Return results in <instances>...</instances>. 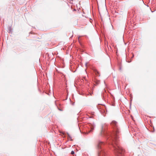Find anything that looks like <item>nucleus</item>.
Returning <instances> with one entry per match:
<instances>
[{
    "label": "nucleus",
    "instance_id": "nucleus-1",
    "mask_svg": "<svg viewBox=\"0 0 156 156\" xmlns=\"http://www.w3.org/2000/svg\"><path fill=\"white\" fill-rule=\"evenodd\" d=\"M110 124L113 129L112 132L109 135L105 133L104 131L105 125H102L101 134L102 136H106L107 137L109 136L107 138L108 142L112 146L116 155L117 156H123L125 151L118 144L119 137L120 132L119 125L118 122L115 120L112 121Z\"/></svg>",
    "mask_w": 156,
    "mask_h": 156
},
{
    "label": "nucleus",
    "instance_id": "nucleus-2",
    "mask_svg": "<svg viewBox=\"0 0 156 156\" xmlns=\"http://www.w3.org/2000/svg\"><path fill=\"white\" fill-rule=\"evenodd\" d=\"M104 145V142L100 141H98V156H106L105 152L102 148V146Z\"/></svg>",
    "mask_w": 156,
    "mask_h": 156
},
{
    "label": "nucleus",
    "instance_id": "nucleus-3",
    "mask_svg": "<svg viewBox=\"0 0 156 156\" xmlns=\"http://www.w3.org/2000/svg\"><path fill=\"white\" fill-rule=\"evenodd\" d=\"M95 82L96 83V85L99 84L100 83V81L96 79L95 80Z\"/></svg>",
    "mask_w": 156,
    "mask_h": 156
},
{
    "label": "nucleus",
    "instance_id": "nucleus-4",
    "mask_svg": "<svg viewBox=\"0 0 156 156\" xmlns=\"http://www.w3.org/2000/svg\"><path fill=\"white\" fill-rule=\"evenodd\" d=\"M94 72L95 74H96V75H97V76H100V75H99V73L97 70H94Z\"/></svg>",
    "mask_w": 156,
    "mask_h": 156
},
{
    "label": "nucleus",
    "instance_id": "nucleus-5",
    "mask_svg": "<svg viewBox=\"0 0 156 156\" xmlns=\"http://www.w3.org/2000/svg\"><path fill=\"white\" fill-rule=\"evenodd\" d=\"M68 137L71 139V140H72V137L70 136L69 134L68 133L67 134Z\"/></svg>",
    "mask_w": 156,
    "mask_h": 156
},
{
    "label": "nucleus",
    "instance_id": "nucleus-6",
    "mask_svg": "<svg viewBox=\"0 0 156 156\" xmlns=\"http://www.w3.org/2000/svg\"><path fill=\"white\" fill-rule=\"evenodd\" d=\"M68 137L71 139V140H72V137L70 136L69 134L68 133L67 134Z\"/></svg>",
    "mask_w": 156,
    "mask_h": 156
},
{
    "label": "nucleus",
    "instance_id": "nucleus-7",
    "mask_svg": "<svg viewBox=\"0 0 156 156\" xmlns=\"http://www.w3.org/2000/svg\"><path fill=\"white\" fill-rule=\"evenodd\" d=\"M8 29L9 30V32H11V27H9L8 28Z\"/></svg>",
    "mask_w": 156,
    "mask_h": 156
},
{
    "label": "nucleus",
    "instance_id": "nucleus-8",
    "mask_svg": "<svg viewBox=\"0 0 156 156\" xmlns=\"http://www.w3.org/2000/svg\"><path fill=\"white\" fill-rule=\"evenodd\" d=\"M94 129L93 128H92L91 129H90V131H89L88 132H87V134H88L91 131H92L93 129Z\"/></svg>",
    "mask_w": 156,
    "mask_h": 156
},
{
    "label": "nucleus",
    "instance_id": "nucleus-9",
    "mask_svg": "<svg viewBox=\"0 0 156 156\" xmlns=\"http://www.w3.org/2000/svg\"><path fill=\"white\" fill-rule=\"evenodd\" d=\"M74 154V152L73 151H72L71 152V154Z\"/></svg>",
    "mask_w": 156,
    "mask_h": 156
},
{
    "label": "nucleus",
    "instance_id": "nucleus-10",
    "mask_svg": "<svg viewBox=\"0 0 156 156\" xmlns=\"http://www.w3.org/2000/svg\"><path fill=\"white\" fill-rule=\"evenodd\" d=\"M83 79H85V80H86V77H83Z\"/></svg>",
    "mask_w": 156,
    "mask_h": 156
},
{
    "label": "nucleus",
    "instance_id": "nucleus-11",
    "mask_svg": "<svg viewBox=\"0 0 156 156\" xmlns=\"http://www.w3.org/2000/svg\"><path fill=\"white\" fill-rule=\"evenodd\" d=\"M131 61H128V62H130Z\"/></svg>",
    "mask_w": 156,
    "mask_h": 156
},
{
    "label": "nucleus",
    "instance_id": "nucleus-12",
    "mask_svg": "<svg viewBox=\"0 0 156 156\" xmlns=\"http://www.w3.org/2000/svg\"><path fill=\"white\" fill-rule=\"evenodd\" d=\"M59 110H60V111H61V110L60 109H59Z\"/></svg>",
    "mask_w": 156,
    "mask_h": 156
}]
</instances>
